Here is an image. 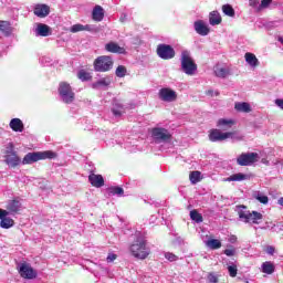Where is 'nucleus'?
<instances>
[{
    "label": "nucleus",
    "instance_id": "obj_1",
    "mask_svg": "<svg viewBox=\"0 0 283 283\" xmlns=\"http://www.w3.org/2000/svg\"><path fill=\"white\" fill-rule=\"evenodd\" d=\"M56 156V153L52 150L29 153L23 157L22 165H32V163H39V160H53Z\"/></svg>",
    "mask_w": 283,
    "mask_h": 283
},
{
    "label": "nucleus",
    "instance_id": "obj_2",
    "mask_svg": "<svg viewBox=\"0 0 283 283\" xmlns=\"http://www.w3.org/2000/svg\"><path fill=\"white\" fill-rule=\"evenodd\" d=\"M130 253L138 260H147L149 258V248H147V241L145 239H138L130 245Z\"/></svg>",
    "mask_w": 283,
    "mask_h": 283
},
{
    "label": "nucleus",
    "instance_id": "obj_3",
    "mask_svg": "<svg viewBox=\"0 0 283 283\" xmlns=\"http://www.w3.org/2000/svg\"><path fill=\"white\" fill-rule=\"evenodd\" d=\"M4 163L11 169H17V167L21 165V157H19V154L14 150V144L12 143L8 144L7 150L4 151Z\"/></svg>",
    "mask_w": 283,
    "mask_h": 283
},
{
    "label": "nucleus",
    "instance_id": "obj_4",
    "mask_svg": "<svg viewBox=\"0 0 283 283\" xmlns=\"http://www.w3.org/2000/svg\"><path fill=\"white\" fill-rule=\"evenodd\" d=\"M181 70L188 76H193L198 71V64L193 62V59H191V55L187 51L181 53Z\"/></svg>",
    "mask_w": 283,
    "mask_h": 283
},
{
    "label": "nucleus",
    "instance_id": "obj_5",
    "mask_svg": "<svg viewBox=\"0 0 283 283\" xmlns=\"http://www.w3.org/2000/svg\"><path fill=\"white\" fill-rule=\"evenodd\" d=\"M93 67L95 72H109L114 67V60L109 55H102L94 60Z\"/></svg>",
    "mask_w": 283,
    "mask_h": 283
},
{
    "label": "nucleus",
    "instance_id": "obj_6",
    "mask_svg": "<svg viewBox=\"0 0 283 283\" xmlns=\"http://www.w3.org/2000/svg\"><path fill=\"white\" fill-rule=\"evenodd\" d=\"M238 132H226L223 133L222 130L218 128H212L209 130V140L211 143H221L222 140H227L229 138H233Z\"/></svg>",
    "mask_w": 283,
    "mask_h": 283
},
{
    "label": "nucleus",
    "instance_id": "obj_7",
    "mask_svg": "<svg viewBox=\"0 0 283 283\" xmlns=\"http://www.w3.org/2000/svg\"><path fill=\"white\" fill-rule=\"evenodd\" d=\"M59 94L64 103L70 105L74 103L75 94L72 92V86L67 82H61L59 86Z\"/></svg>",
    "mask_w": 283,
    "mask_h": 283
},
{
    "label": "nucleus",
    "instance_id": "obj_8",
    "mask_svg": "<svg viewBox=\"0 0 283 283\" xmlns=\"http://www.w3.org/2000/svg\"><path fill=\"white\" fill-rule=\"evenodd\" d=\"M260 160V155L258 153H242L237 158V164L240 167H251V165H255Z\"/></svg>",
    "mask_w": 283,
    "mask_h": 283
},
{
    "label": "nucleus",
    "instance_id": "obj_9",
    "mask_svg": "<svg viewBox=\"0 0 283 283\" xmlns=\"http://www.w3.org/2000/svg\"><path fill=\"white\" fill-rule=\"evenodd\" d=\"M157 56L163 61H171L176 56V50L169 44H159L157 46Z\"/></svg>",
    "mask_w": 283,
    "mask_h": 283
},
{
    "label": "nucleus",
    "instance_id": "obj_10",
    "mask_svg": "<svg viewBox=\"0 0 283 283\" xmlns=\"http://www.w3.org/2000/svg\"><path fill=\"white\" fill-rule=\"evenodd\" d=\"M239 218L241 220H244V222H252V224H260V220H262V213L258 211H244L240 210L239 211Z\"/></svg>",
    "mask_w": 283,
    "mask_h": 283
},
{
    "label": "nucleus",
    "instance_id": "obj_11",
    "mask_svg": "<svg viewBox=\"0 0 283 283\" xmlns=\"http://www.w3.org/2000/svg\"><path fill=\"white\" fill-rule=\"evenodd\" d=\"M151 136L158 143H167V140H171V134H169V130H167V128H153Z\"/></svg>",
    "mask_w": 283,
    "mask_h": 283
},
{
    "label": "nucleus",
    "instance_id": "obj_12",
    "mask_svg": "<svg viewBox=\"0 0 283 283\" xmlns=\"http://www.w3.org/2000/svg\"><path fill=\"white\" fill-rule=\"evenodd\" d=\"M158 96L160 101H164V103H174V101L178 98V94H176V91L169 87H164L159 90Z\"/></svg>",
    "mask_w": 283,
    "mask_h": 283
},
{
    "label": "nucleus",
    "instance_id": "obj_13",
    "mask_svg": "<svg viewBox=\"0 0 283 283\" xmlns=\"http://www.w3.org/2000/svg\"><path fill=\"white\" fill-rule=\"evenodd\" d=\"M19 273L24 280H34L36 277V271H34L28 263H22L20 265Z\"/></svg>",
    "mask_w": 283,
    "mask_h": 283
},
{
    "label": "nucleus",
    "instance_id": "obj_14",
    "mask_svg": "<svg viewBox=\"0 0 283 283\" xmlns=\"http://www.w3.org/2000/svg\"><path fill=\"white\" fill-rule=\"evenodd\" d=\"M88 182L92 185V187H96V189H101V187L105 186L103 175H96L94 172H91L88 176Z\"/></svg>",
    "mask_w": 283,
    "mask_h": 283
},
{
    "label": "nucleus",
    "instance_id": "obj_15",
    "mask_svg": "<svg viewBox=\"0 0 283 283\" xmlns=\"http://www.w3.org/2000/svg\"><path fill=\"white\" fill-rule=\"evenodd\" d=\"M33 14L40 19H45L50 14V6L48 4H35Z\"/></svg>",
    "mask_w": 283,
    "mask_h": 283
},
{
    "label": "nucleus",
    "instance_id": "obj_16",
    "mask_svg": "<svg viewBox=\"0 0 283 283\" xmlns=\"http://www.w3.org/2000/svg\"><path fill=\"white\" fill-rule=\"evenodd\" d=\"M105 50H106V52H111L112 54H126L127 53L125 48H122L116 42H109V43L105 44Z\"/></svg>",
    "mask_w": 283,
    "mask_h": 283
},
{
    "label": "nucleus",
    "instance_id": "obj_17",
    "mask_svg": "<svg viewBox=\"0 0 283 283\" xmlns=\"http://www.w3.org/2000/svg\"><path fill=\"white\" fill-rule=\"evenodd\" d=\"M35 34L36 36H50L52 34V28L48 24L38 23Z\"/></svg>",
    "mask_w": 283,
    "mask_h": 283
},
{
    "label": "nucleus",
    "instance_id": "obj_18",
    "mask_svg": "<svg viewBox=\"0 0 283 283\" xmlns=\"http://www.w3.org/2000/svg\"><path fill=\"white\" fill-rule=\"evenodd\" d=\"M195 30H196L197 34H200V36H207V34H209V32H210L209 27H207V24H205V22H202V20L195 22Z\"/></svg>",
    "mask_w": 283,
    "mask_h": 283
},
{
    "label": "nucleus",
    "instance_id": "obj_19",
    "mask_svg": "<svg viewBox=\"0 0 283 283\" xmlns=\"http://www.w3.org/2000/svg\"><path fill=\"white\" fill-rule=\"evenodd\" d=\"M233 125H235V120L233 119L220 118L217 122V127H220L222 132H227L228 129H231Z\"/></svg>",
    "mask_w": 283,
    "mask_h": 283
},
{
    "label": "nucleus",
    "instance_id": "obj_20",
    "mask_svg": "<svg viewBox=\"0 0 283 283\" xmlns=\"http://www.w3.org/2000/svg\"><path fill=\"white\" fill-rule=\"evenodd\" d=\"M0 33L3 34V36L12 35V24L10 21L0 20Z\"/></svg>",
    "mask_w": 283,
    "mask_h": 283
},
{
    "label": "nucleus",
    "instance_id": "obj_21",
    "mask_svg": "<svg viewBox=\"0 0 283 283\" xmlns=\"http://www.w3.org/2000/svg\"><path fill=\"white\" fill-rule=\"evenodd\" d=\"M93 21H103L105 19V10L103 7L96 4L92 12Z\"/></svg>",
    "mask_w": 283,
    "mask_h": 283
},
{
    "label": "nucleus",
    "instance_id": "obj_22",
    "mask_svg": "<svg viewBox=\"0 0 283 283\" xmlns=\"http://www.w3.org/2000/svg\"><path fill=\"white\" fill-rule=\"evenodd\" d=\"M231 74V69L222 67L220 65L214 66V75L218 78H227Z\"/></svg>",
    "mask_w": 283,
    "mask_h": 283
},
{
    "label": "nucleus",
    "instance_id": "obj_23",
    "mask_svg": "<svg viewBox=\"0 0 283 283\" xmlns=\"http://www.w3.org/2000/svg\"><path fill=\"white\" fill-rule=\"evenodd\" d=\"M10 128L12 132H23L25 129V126L23 125V122L20 118H12L9 123Z\"/></svg>",
    "mask_w": 283,
    "mask_h": 283
},
{
    "label": "nucleus",
    "instance_id": "obj_24",
    "mask_svg": "<svg viewBox=\"0 0 283 283\" xmlns=\"http://www.w3.org/2000/svg\"><path fill=\"white\" fill-rule=\"evenodd\" d=\"M251 176L249 175L238 172V174L231 175L226 180L227 182H242V180H249Z\"/></svg>",
    "mask_w": 283,
    "mask_h": 283
},
{
    "label": "nucleus",
    "instance_id": "obj_25",
    "mask_svg": "<svg viewBox=\"0 0 283 283\" xmlns=\"http://www.w3.org/2000/svg\"><path fill=\"white\" fill-rule=\"evenodd\" d=\"M235 112H241L243 114H250L251 112V104L247 102H237L234 104Z\"/></svg>",
    "mask_w": 283,
    "mask_h": 283
},
{
    "label": "nucleus",
    "instance_id": "obj_26",
    "mask_svg": "<svg viewBox=\"0 0 283 283\" xmlns=\"http://www.w3.org/2000/svg\"><path fill=\"white\" fill-rule=\"evenodd\" d=\"M209 23L210 25H220L222 23V17L218 11L210 12Z\"/></svg>",
    "mask_w": 283,
    "mask_h": 283
},
{
    "label": "nucleus",
    "instance_id": "obj_27",
    "mask_svg": "<svg viewBox=\"0 0 283 283\" xmlns=\"http://www.w3.org/2000/svg\"><path fill=\"white\" fill-rule=\"evenodd\" d=\"M244 57L251 67H258V65H260V61L258 60L255 54L248 52L245 53Z\"/></svg>",
    "mask_w": 283,
    "mask_h": 283
},
{
    "label": "nucleus",
    "instance_id": "obj_28",
    "mask_svg": "<svg viewBox=\"0 0 283 283\" xmlns=\"http://www.w3.org/2000/svg\"><path fill=\"white\" fill-rule=\"evenodd\" d=\"M7 209L10 211V213H19V210L21 209V202H19L17 199H13L8 203Z\"/></svg>",
    "mask_w": 283,
    "mask_h": 283
},
{
    "label": "nucleus",
    "instance_id": "obj_29",
    "mask_svg": "<svg viewBox=\"0 0 283 283\" xmlns=\"http://www.w3.org/2000/svg\"><path fill=\"white\" fill-rule=\"evenodd\" d=\"M108 85H112V80L109 77H103L93 83V88L98 90V87H108Z\"/></svg>",
    "mask_w": 283,
    "mask_h": 283
},
{
    "label": "nucleus",
    "instance_id": "obj_30",
    "mask_svg": "<svg viewBox=\"0 0 283 283\" xmlns=\"http://www.w3.org/2000/svg\"><path fill=\"white\" fill-rule=\"evenodd\" d=\"M262 273H266L268 275H272L275 273V265L271 261H265L262 264Z\"/></svg>",
    "mask_w": 283,
    "mask_h": 283
},
{
    "label": "nucleus",
    "instance_id": "obj_31",
    "mask_svg": "<svg viewBox=\"0 0 283 283\" xmlns=\"http://www.w3.org/2000/svg\"><path fill=\"white\" fill-rule=\"evenodd\" d=\"M206 245L208 247V249L216 251L222 248V242L218 239H210L206 242Z\"/></svg>",
    "mask_w": 283,
    "mask_h": 283
},
{
    "label": "nucleus",
    "instance_id": "obj_32",
    "mask_svg": "<svg viewBox=\"0 0 283 283\" xmlns=\"http://www.w3.org/2000/svg\"><path fill=\"white\" fill-rule=\"evenodd\" d=\"M112 112H113L114 116L120 117L125 113V107L123 106V104L115 102L113 104Z\"/></svg>",
    "mask_w": 283,
    "mask_h": 283
},
{
    "label": "nucleus",
    "instance_id": "obj_33",
    "mask_svg": "<svg viewBox=\"0 0 283 283\" xmlns=\"http://www.w3.org/2000/svg\"><path fill=\"white\" fill-rule=\"evenodd\" d=\"M202 172L198 171V170H195V171H191L190 175H189V180L192 185H198V182H200V180H202Z\"/></svg>",
    "mask_w": 283,
    "mask_h": 283
},
{
    "label": "nucleus",
    "instance_id": "obj_34",
    "mask_svg": "<svg viewBox=\"0 0 283 283\" xmlns=\"http://www.w3.org/2000/svg\"><path fill=\"white\" fill-rule=\"evenodd\" d=\"M0 227L2 229H11V227H14V220L8 217H2L0 221Z\"/></svg>",
    "mask_w": 283,
    "mask_h": 283
},
{
    "label": "nucleus",
    "instance_id": "obj_35",
    "mask_svg": "<svg viewBox=\"0 0 283 283\" xmlns=\"http://www.w3.org/2000/svg\"><path fill=\"white\" fill-rule=\"evenodd\" d=\"M117 78H125L127 76V67L125 65H118L115 70Z\"/></svg>",
    "mask_w": 283,
    "mask_h": 283
},
{
    "label": "nucleus",
    "instance_id": "obj_36",
    "mask_svg": "<svg viewBox=\"0 0 283 283\" xmlns=\"http://www.w3.org/2000/svg\"><path fill=\"white\" fill-rule=\"evenodd\" d=\"M77 78H80V81H92V74L85 70H80L77 73Z\"/></svg>",
    "mask_w": 283,
    "mask_h": 283
},
{
    "label": "nucleus",
    "instance_id": "obj_37",
    "mask_svg": "<svg viewBox=\"0 0 283 283\" xmlns=\"http://www.w3.org/2000/svg\"><path fill=\"white\" fill-rule=\"evenodd\" d=\"M222 12L227 17H235V10L233 9V7L231 4H223Z\"/></svg>",
    "mask_w": 283,
    "mask_h": 283
},
{
    "label": "nucleus",
    "instance_id": "obj_38",
    "mask_svg": "<svg viewBox=\"0 0 283 283\" xmlns=\"http://www.w3.org/2000/svg\"><path fill=\"white\" fill-rule=\"evenodd\" d=\"M190 218L191 220H193V222H197L198 224L203 221L202 214H200L198 210L190 211Z\"/></svg>",
    "mask_w": 283,
    "mask_h": 283
},
{
    "label": "nucleus",
    "instance_id": "obj_39",
    "mask_svg": "<svg viewBox=\"0 0 283 283\" xmlns=\"http://www.w3.org/2000/svg\"><path fill=\"white\" fill-rule=\"evenodd\" d=\"M109 192L112 193V196H123V193H125V190L120 187H111Z\"/></svg>",
    "mask_w": 283,
    "mask_h": 283
},
{
    "label": "nucleus",
    "instance_id": "obj_40",
    "mask_svg": "<svg viewBox=\"0 0 283 283\" xmlns=\"http://www.w3.org/2000/svg\"><path fill=\"white\" fill-rule=\"evenodd\" d=\"M84 30H86L85 25L74 24L71 27L70 32H72L73 34H76V32H83Z\"/></svg>",
    "mask_w": 283,
    "mask_h": 283
},
{
    "label": "nucleus",
    "instance_id": "obj_41",
    "mask_svg": "<svg viewBox=\"0 0 283 283\" xmlns=\"http://www.w3.org/2000/svg\"><path fill=\"white\" fill-rule=\"evenodd\" d=\"M254 198L255 200L261 202V205H269V197L265 195L258 193L256 196H254Z\"/></svg>",
    "mask_w": 283,
    "mask_h": 283
},
{
    "label": "nucleus",
    "instance_id": "obj_42",
    "mask_svg": "<svg viewBox=\"0 0 283 283\" xmlns=\"http://www.w3.org/2000/svg\"><path fill=\"white\" fill-rule=\"evenodd\" d=\"M207 280L209 283H218L219 282L218 274H216V272H209Z\"/></svg>",
    "mask_w": 283,
    "mask_h": 283
},
{
    "label": "nucleus",
    "instance_id": "obj_43",
    "mask_svg": "<svg viewBox=\"0 0 283 283\" xmlns=\"http://www.w3.org/2000/svg\"><path fill=\"white\" fill-rule=\"evenodd\" d=\"M230 277H235L238 275V266L229 265L228 266Z\"/></svg>",
    "mask_w": 283,
    "mask_h": 283
},
{
    "label": "nucleus",
    "instance_id": "obj_44",
    "mask_svg": "<svg viewBox=\"0 0 283 283\" xmlns=\"http://www.w3.org/2000/svg\"><path fill=\"white\" fill-rule=\"evenodd\" d=\"M224 255H227L228 258H233V255H235V248H233V245L230 247V249H226L223 251Z\"/></svg>",
    "mask_w": 283,
    "mask_h": 283
},
{
    "label": "nucleus",
    "instance_id": "obj_45",
    "mask_svg": "<svg viewBox=\"0 0 283 283\" xmlns=\"http://www.w3.org/2000/svg\"><path fill=\"white\" fill-rule=\"evenodd\" d=\"M273 3V0H262L261 4L259 6L258 10H262L264 8H269Z\"/></svg>",
    "mask_w": 283,
    "mask_h": 283
},
{
    "label": "nucleus",
    "instance_id": "obj_46",
    "mask_svg": "<svg viewBox=\"0 0 283 283\" xmlns=\"http://www.w3.org/2000/svg\"><path fill=\"white\" fill-rule=\"evenodd\" d=\"M166 260H168L169 262H176V260H178V256L171 252H167L165 254Z\"/></svg>",
    "mask_w": 283,
    "mask_h": 283
},
{
    "label": "nucleus",
    "instance_id": "obj_47",
    "mask_svg": "<svg viewBox=\"0 0 283 283\" xmlns=\"http://www.w3.org/2000/svg\"><path fill=\"white\" fill-rule=\"evenodd\" d=\"M118 258V255L114 254V253H108L107 258H106V262L112 263L114 262L116 259Z\"/></svg>",
    "mask_w": 283,
    "mask_h": 283
},
{
    "label": "nucleus",
    "instance_id": "obj_48",
    "mask_svg": "<svg viewBox=\"0 0 283 283\" xmlns=\"http://www.w3.org/2000/svg\"><path fill=\"white\" fill-rule=\"evenodd\" d=\"M259 4H260V0H249V6L251 8H258Z\"/></svg>",
    "mask_w": 283,
    "mask_h": 283
},
{
    "label": "nucleus",
    "instance_id": "obj_49",
    "mask_svg": "<svg viewBox=\"0 0 283 283\" xmlns=\"http://www.w3.org/2000/svg\"><path fill=\"white\" fill-rule=\"evenodd\" d=\"M266 253H269V255H273L275 253V248L274 247H268L266 248Z\"/></svg>",
    "mask_w": 283,
    "mask_h": 283
},
{
    "label": "nucleus",
    "instance_id": "obj_50",
    "mask_svg": "<svg viewBox=\"0 0 283 283\" xmlns=\"http://www.w3.org/2000/svg\"><path fill=\"white\" fill-rule=\"evenodd\" d=\"M8 214H9V212H8L7 210H3V209L0 208V220H1L2 218L8 217Z\"/></svg>",
    "mask_w": 283,
    "mask_h": 283
},
{
    "label": "nucleus",
    "instance_id": "obj_51",
    "mask_svg": "<svg viewBox=\"0 0 283 283\" xmlns=\"http://www.w3.org/2000/svg\"><path fill=\"white\" fill-rule=\"evenodd\" d=\"M275 105H277V107H280V109H283V99H275Z\"/></svg>",
    "mask_w": 283,
    "mask_h": 283
},
{
    "label": "nucleus",
    "instance_id": "obj_52",
    "mask_svg": "<svg viewBox=\"0 0 283 283\" xmlns=\"http://www.w3.org/2000/svg\"><path fill=\"white\" fill-rule=\"evenodd\" d=\"M119 21L120 23H125V21H127V14H124L123 17H120Z\"/></svg>",
    "mask_w": 283,
    "mask_h": 283
},
{
    "label": "nucleus",
    "instance_id": "obj_53",
    "mask_svg": "<svg viewBox=\"0 0 283 283\" xmlns=\"http://www.w3.org/2000/svg\"><path fill=\"white\" fill-rule=\"evenodd\" d=\"M206 94L207 96H213V91H207Z\"/></svg>",
    "mask_w": 283,
    "mask_h": 283
},
{
    "label": "nucleus",
    "instance_id": "obj_54",
    "mask_svg": "<svg viewBox=\"0 0 283 283\" xmlns=\"http://www.w3.org/2000/svg\"><path fill=\"white\" fill-rule=\"evenodd\" d=\"M239 209H247V206H239Z\"/></svg>",
    "mask_w": 283,
    "mask_h": 283
},
{
    "label": "nucleus",
    "instance_id": "obj_55",
    "mask_svg": "<svg viewBox=\"0 0 283 283\" xmlns=\"http://www.w3.org/2000/svg\"><path fill=\"white\" fill-rule=\"evenodd\" d=\"M279 41H281L283 43V39L282 38H279Z\"/></svg>",
    "mask_w": 283,
    "mask_h": 283
},
{
    "label": "nucleus",
    "instance_id": "obj_56",
    "mask_svg": "<svg viewBox=\"0 0 283 283\" xmlns=\"http://www.w3.org/2000/svg\"><path fill=\"white\" fill-rule=\"evenodd\" d=\"M262 163H266V160L262 159Z\"/></svg>",
    "mask_w": 283,
    "mask_h": 283
},
{
    "label": "nucleus",
    "instance_id": "obj_57",
    "mask_svg": "<svg viewBox=\"0 0 283 283\" xmlns=\"http://www.w3.org/2000/svg\"><path fill=\"white\" fill-rule=\"evenodd\" d=\"M262 163H266V160L262 159Z\"/></svg>",
    "mask_w": 283,
    "mask_h": 283
}]
</instances>
